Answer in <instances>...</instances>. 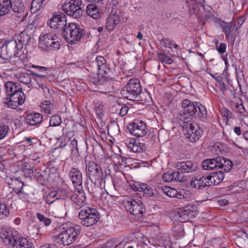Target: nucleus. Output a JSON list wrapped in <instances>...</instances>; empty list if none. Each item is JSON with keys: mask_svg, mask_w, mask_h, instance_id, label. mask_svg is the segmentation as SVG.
Masks as SVG:
<instances>
[{"mask_svg": "<svg viewBox=\"0 0 248 248\" xmlns=\"http://www.w3.org/2000/svg\"><path fill=\"white\" fill-rule=\"evenodd\" d=\"M30 36L26 30L22 31L19 34L16 35L14 40L6 41L2 46L0 57L1 63H7L13 56L17 57L18 52L20 51L24 46H26L29 40Z\"/></svg>", "mask_w": 248, "mask_h": 248, "instance_id": "obj_1", "label": "nucleus"}, {"mask_svg": "<svg viewBox=\"0 0 248 248\" xmlns=\"http://www.w3.org/2000/svg\"><path fill=\"white\" fill-rule=\"evenodd\" d=\"M39 46L46 52L55 51L61 47L60 39L52 32L41 33L39 38Z\"/></svg>", "mask_w": 248, "mask_h": 248, "instance_id": "obj_2", "label": "nucleus"}, {"mask_svg": "<svg viewBox=\"0 0 248 248\" xmlns=\"http://www.w3.org/2000/svg\"><path fill=\"white\" fill-rule=\"evenodd\" d=\"M80 232V226L76 225L68 227L62 231L58 235L55 236L54 241L60 244L68 246L77 240Z\"/></svg>", "mask_w": 248, "mask_h": 248, "instance_id": "obj_3", "label": "nucleus"}, {"mask_svg": "<svg viewBox=\"0 0 248 248\" xmlns=\"http://www.w3.org/2000/svg\"><path fill=\"white\" fill-rule=\"evenodd\" d=\"M142 89L140 80L138 78H131L126 84L121 93L124 97L129 100H139Z\"/></svg>", "mask_w": 248, "mask_h": 248, "instance_id": "obj_4", "label": "nucleus"}, {"mask_svg": "<svg viewBox=\"0 0 248 248\" xmlns=\"http://www.w3.org/2000/svg\"><path fill=\"white\" fill-rule=\"evenodd\" d=\"M84 30L79 25L75 23L68 24L67 27L63 30L62 34L66 42L71 45L79 42L84 34Z\"/></svg>", "mask_w": 248, "mask_h": 248, "instance_id": "obj_5", "label": "nucleus"}, {"mask_svg": "<svg viewBox=\"0 0 248 248\" xmlns=\"http://www.w3.org/2000/svg\"><path fill=\"white\" fill-rule=\"evenodd\" d=\"M80 223L85 227L95 225L100 219V214L95 208L87 207L82 209L78 213Z\"/></svg>", "mask_w": 248, "mask_h": 248, "instance_id": "obj_6", "label": "nucleus"}, {"mask_svg": "<svg viewBox=\"0 0 248 248\" xmlns=\"http://www.w3.org/2000/svg\"><path fill=\"white\" fill-rule=\"evenodd\" d=\"M197 102H191L188 99H184L182 103V111L178 113L177 119L180 124L191 121V117H194L196 112Z\"/></svg>", "mask_w": 248, "mask_h": 248, "instance_id": "obj_7", "label": "nucleus"}, {"mask_svg": "<svg viewBox=\"0 0 248 248\" xmlns=\"http://www.w3.org/2000/svg\"><path fill=\"white\" fill-rule=\"evenodd\" d=\"M198 213L197 206L193 204H189L175 211L174 216L176 219L183 222L196 217Z\"/></svg>", "mask_w": 248, "mask_h": 248, "instance_id": "obj_8", "label": "nucleus"}, {"mask_svg": "<svg viewBox=\"0 0 248 248\" xmlns=\"http://www.w3.org/2000/svg\"><path fill=\"white\" fill-rule=\"evenodd\" d=\"M97 77L91 78V82L96 85H104L109 86L111 85L112 79L108 76L111 72L108 64L107 63L97 68Z\"/></svg>", "mask_w": 248, "mask_h": 248, "instance_id": "obj_9", "label": "nucleus"}, {"mask_svg": "<svg viewBox=\"0 0 248 248\" xmlns=\"http://www.w3.org/2000/svg\"><path fill=\"white\" fill-rule=\"evenodd\" d=\"M86 176L91 183H98L102 181L103 173L100 165L94 161H89L86 163Z\"/></svg>", "mask_w": 248, "mask_h": 248, "instance_id": "obj_10", "label": "nucleus"}, {"mask_svg": "<svg viewBox=\"0 0 248 248\" xmlns=\"http://www.w3.org/2000/svg\"><path fill=\"white\" fill-rule=\"evenodd\" d=\"M183 128V132L186 137L193 142L200 139L202 131L197 124L191 123V121L180 124Z\"/></svg>", "mask_w": 248, "mask_h": 248, "instance_id": "obj_11", "label": "nucleus"}, {"mask_svg": "<svg viewBox=\"0 0 248 248\" xmlns=\"http://www.w3.org/2000/svg\"><path fill=\"white\" fill-rule=\"evenodd\" d=\"M124 204L127 211L138 218L141 217L145 211L144 206L140 200L129 199Z\"/></svg>", "mask_w": 248, "mask_h": 248, "instance_id": "obj_12", "label": "nucleus"}, {"mask_svg": "<svg viewBox=\"0 0 248 248\" xmlns=\"http://www.w3.org/2000/svg\"><path fill=\"white\" fill-rule=\"evenodd\" d=\"M8 187L4 188L2 191L3 195H4L5 192L8 190L10 193L8 195H5L6 197H9L8 198H11L10 195L13 191L17 195L23 194V187L24 186V183L21 180L19 177H10L7 180Z\"/></svg>", "mask_w": 248, "mask_h": 248, "instance_id": "obj_13", "label": "nucleus"}, {"mask_svg": "<svg viewBox=\"0 0 248 248\" xmlns=\"http://www.w3.org/2000/svg\"><path fill=\"white\" fill-rule=\"evenodd\" d=\"M48 25L53 29L63 30L67 27L66 16L61 12H56L53 14L51 19L47 21Z\"/></svg>", "mask_w": 248, "mask_h": 248, "instance_id": "obj_14", "label": "nucleus"}, {"mask_svg": "<svg viewBox=\"0 0 248 248\" xmlns=\"http://www.w3.org/2000/svg\"><path fill=\"white\" fill-rule=\"evenodd\" d=\"M128 129L131 135L137 137H142L147 132V127L144 122L135 120L128 125Z\"/></svg>", "mask_w": 248, "mask_h": 248, "instance_id": "obj_15", "label": "nucleus"}, {"mask_svg": "<svg viewBox=\"0 0 248 248\" xmlns=\"http://www.w3.org/2000/svg\"><path fill=\"white\" fill-rule=\"evenodd\" d=\"M174 167L182 175L184 173H194L198 170L197 164L191 160L177 162L174 165Z\"/></svg>", "mask_w": 248, "mask_h": 248, "instance_id": "obj_16", "label": "nucleus"}, {"mask_svg": "<svg viewBox=\"0 0 248 248\" xmlns=\"http://www.w3.org/2000/svg\"><path fill=\"white\" fill-rule=\"evenodd\" d=\"M69 198L72 202L73 206L77 210L84 206L86 200L85 192L82 189L76 191L75 193L69 195Z\"/></svg>", "mask_w": 248, "mask_h": 248, "instance_id": "obj_17", "label": "nucleus"}, {"mask_svg": "<svg viewBox=\"0 0 248 248\" xmlns=\"http://www.w3.org/2000/svg\"><path fill=\"white\" fill-rule=\"evenodd\" d=\"M0 238L5 245H11L13 248L19 237L13 236L10 229L2 228L0 230Z\"/></svg>", "mask_w": 248, "mask_h": 248, "instance_id": "obj_18", "label": "nucleus"}, {"mask_svg": "<svg viewBox=\"0 0 248 248\" xmlns=\"http://www.w3.org/2000/svg\"><path fill=\"white\" fill-rule=\"evenodd\" d=\"M25 100V96H21V98H17L12 95L9 97L2 99V103L5 107L12 109H16L19 105H22Z\"/></svg>", "mask_w": 248, "mask_h": 248, "instance_id": "obj_19", "label": "nucleus"}, {"mask_svg": "<svg viewBox=\"0 0 248 248\" xmlns=\"http://www.w3.org/2000/svg\"><path fill=\"white\" fill-rule=\"evenodd\" d=\"M190 185L192 187L198 189H202L206 186H210L207 175L193 177L190 180Z\"/></svg>", "mask_w": 248, "mask_h": 248, "instance_id": "obj_20", "label": "nucleus"}, {"mask_svg": "<svg viewBox=\"0 0 248 248\" xmlns=\"http://www.w3.org/2000/svg\"><path fill=\"white\" fill-rule=\"evenodd\" d=\"M120 16L117 12L110 13L106 20L105 28L109 32L113 31L120 22Z\"/></svg>", "mask_w": 248, "mask_h": 248, "instance_id": "obj_21", "label": "nucleus"}, {"mask_svg": "<svg viewBox=\"0 0 248 248\" xmlns=\"http://www.w3.org/2000/svg\"><path fill=\"white\" fill-rule=\"evenodd\" d=\"M13 11L16 14V16L22 18L21 20L28 15V13L25 10V7L21 0H15L12 3Z\"/></svg>", "mask_w": 248, "mask_h": 248, "instance_id": "obj_22", "label": "nucleus"}, {"mask_svg": "<svg viewBox=\"0 0 248 248\" xmlns=\"http://www.w3.org/2000/svg\"><path fill=\"white\" fill-rule=\"evenodd\" d=\"M62 10L68 16L76 19L80 18L82 16L83 12L81 7H70L67 4H64L62 6Z\"/></svg>", "mask_w": 248, "mask_h": 248, "instance_id": "obj_23", "label": "nucleus"}, {"mask_svg": "<svg viewBox=\"0 0 248 248\" xmlns=\"http://www.w3.org/2000/svg\"><path fill=\"white\" fill-rule=\"evenodd\" d=\"M69 176L75 186H79L82 188V174L79 169L75 167L72 168L69 172Z\"/></svg>", "mask_w": 248, "mask_h": 248, "instance_id": "obj_24", "label": "nucleus"}, {"mask_svg": "<svg viewBox=\"0 0 248 248\" xmlns=\"http://www.w3.org/2000/svg\"><path fill=\"white\" fill-rule=\"evenodd\" d=\"M132 188L135 191H139L143 193V196L145 197H151L153 195L152 188L146 184L140 182H135L132 185Z\"/></svg>", "mask_w": 248, "mask_h": 248, "instance_id": "obj_25", "label": "nucleus"}, {"mask_svg": "<svg viewBox=\"0 0 248 248\" xmlns=\"http://www.w3.org/2000/svg\"><path fill=\"white\" fill-rule=\"evenodd\" d=\"M163 179L165 182H170L173 180L183 182L185 180V177L181 174L179 171L175 170L172 172L165 173L163 175Z\"/></svg>", "mask_w": 248, "mask_h": 248, "instance_id": "obj_26", "label": "nucleus"}, {"mask_svg": "<svg viewBox=\"0 0 248 248\" xmlns=\"http://www.w3.org/2000/svg\"><path fill=\"white\" fill-rule=\"evenodd\" d=\"M43 116L39 113L28 114L25 118V122L30 125H38L42 121Z\"/></svg>", "mask_w": 248, "mask_h": 248, "instance_id": "obj_27", "label": "nucleus"}, {"mask_svg": "<svg viewBox=\"0 0 248 248\" xmlns=\"http://www.w3.org/2000/svg\"><path fill=\"white\" fill-rule=\"evenodd\" d=\"M126 144L128 149L134 153H140L145 148L144 144L140 142L139 140L135 139H131Z\"/></svg>", "mask_w": 248, "mask_h": 248, "instance_id": "obj_28", "label": "nucleus"}, {"mask_svg": "<svg viewBox=\"0 0 248 248\" xmlns=\"http://www.w3.org/2000/svg\"><path fill=\"white\" fill-rule=\"evenodd\" d=\"M207 176L210 186L219 184L224 178V174L221 170L214 172L209 175H207Z\"/></svg>", "mask_w": 248, "mask_h": 248, "instance_id": "obj_29", "label": "nucleus"}, {"mask_svg": "<svg viewBox=\"0 0 248 248\" xmlns=\"http://www.w3.org/2000/svg\"><path fill=\"white\" fill-rule=\"evenodd\" d=\"M101 181L98 183H91L90 186H88L89 192L96 198H101L102 194L103 193V189L101 187Z\"/></svg>", "mask_w": 248, "mask_h": 248, "instance_id": "obj_30", "label": "nucleus"}, {"mask_svg": "<svg viewBox=\"0 0 248 248\" xmlns=\"http://www.w3.org/2000/svg\"><path fill=\"white\" fill-rule=\"evenodd\" d=\"M217 160L218 161V169L223 170L224 172H228L232 169L233 163L231 160L222 156H218Z\"/></svg>", "mask_w": 248, "mask_h": 248, "instance_id": "obj_31", "label": "nucleus"}, {"mask_svg": "<svg viewBox=\"0 0 248 248\" xmlns=\"http://www.w3.org/2000/svg\"><path fill=\"white\" fill-rule=\"evenodd\" d=\"M87 14L94 19L100 18L101 10L95 4H89L86 7Z\"/></svg>", "mask_w": 248, "mask_h": 248, "instance_id": "obj_32", "label": "nucleus"}, {"mask_svg": "<svg viewBox=\"0 0 248 248\" xmlns=\"http://www.w3.org/2000/svg\"><path fill=\"white\" fill-rule=\"evenodd\" d=\"M12 8V0H0V17L9 14Z\"/></svg>", "mask_w": 248, "mask_h": 248, "instance_id": "obj_33", "label": "nucleus"}, {"mask_svg": "<svg viewBox=\"0 0 248 248\" xmlns=\"http://www.w3.org/2000/svg\"><path fill=\"white\" fill-rule=\"evenodd\" d=\"M32 76H34L33 80L36 82L39 88H41L44 90L43 86L49 82L48 77L46 75L39 74L37 73L31 72Z\"/></svg>", "mask_w": 248, "mask_h": 248, "instance_id": "obj_34", "label": "nucleus"}, {"mask_svg": "<svg viewBox=\"0 0 248 248\" xmlns=\"http://www.w3.org/2000/svg\"><path fill=\"white\" fill-rule=\"evenodd\" d=\"M218 160L217 157L215 158L207 159L202 161V167L204 170H209L218 169Z\"/></svg>", "mask_w": 248, "mask_h": 248, "instance_id": "obj_35", "label": "nucleus"}, {"mask_svg": "<svg viewBox=\"0 0 248 248\" xmlns=\"http://www.w3.org/2000/svg\"><path fill=\"white\" fill-rule=\"evenodd\" d=\"M5 89L7 97H9L11 93H13L15 92L16 91L21 89V88L19 87V83H16L12 81H8L5 83Z\"/></svg>", "mask_w": 248, "mask_h": 248, "instance_id": "obj_36", "label": "nucleus"}, {"mask_svg": "<svg viewBox=\"0 0 248 248\" xmlns=\"http://www.w3.org/2000/svg\"><path fill=\"white\" fill-rule=\"evenodd\" d=\"M13 248H33L31 243L27 238L19 237Z\"/></svg>", "mask_w": 248, "mask_h": 248, "instance_id": "obj_37", "label": "nucleus"}, {"mask_svg": "<svg viewBox=\"0 0 248 248\" xmlns=\"http://www.w3.org/2000/svg\"><path fill=\"white\" fill-rule=\"evenodd\" d=\"M197 108H198V112H195L194 117L201 119H204L207 117V110L205 107L201 103L197 102Z\"/></svg>", "mask_w": 248, "mask_h": 248, "instance_id": "obj_38", "label": "nucleus"}, {"mask_svg": "<svg viewBox=\"0 0 248 248\" xmlns=\"http://www.w3.org/2000/svg\"><path fill=\"white\" fill-rule=\"evenodd\" d=\"M220 25L223 29V31L224 32L226 38H229L230 37H232V25L230 23H227L225 21H221Z\"/></svg>", "mask_w": 248, "mask_h": 248, "instance_id": "obj_39", "label": "nucleus"}, {"mask_svg": "<svg viewBox=\"0 0 248 248\" xmlns=\"http://www.w3.org/2000/svg\"><path fill=\"white\" fill-rule=\"evenodd\" d=\"M31 72L32 71H28V72L21 73L18 77L19 81L25 84L30 83L31 81Z\"/></svg>", "mask_w": 248, "mask_h": 248, "instance_id": "obj_40", "label": "nucleus"}, {"mask_svg": "<svg viewBox=\"0 0 248 248\" xmlns=\"http://www.w3.org/2000/svg\"><path fill=\"white\" fill-rule=\"evenodd\" d=\"M118 2L117 0H110L106 5V9L110 13H114L116 12Z\"/></svg>", "mask_w": 248, "mask_h": 248, "instance_id": "obj_41", "label": "nucleus"}, {"mask_svg": "<svg viewBox=\"0 0 248 248\" xmlns=\"http://www.w3.org/2000/svg\"><path fill=\"white\" fill-rule=\"evenodd\" d=\"M162 191L164 193L169 197L172 198L178 197L177 191L175 188L165 186L162 188Z\"/></svg>", "mask_w": 248, "mask_h": 248, "instance_id": "obj_42", "label": "nucleus"}, {"mask_svg": "<svg viewBox=\"0 0 248 248\" xmlns=\"http://www.w3.org/2000/svg\"><path fill=\"white\" fill-rule=\"evenodd\" d=\"M56 192H57L58 199H64L66 198H69V195H71L68 192V189L64 188L58 189Z\"/></svg>", "mask_w": 248, "mask_h": 248, "instance_id": "obj_43", "label": "nucleus"}, {"mask_svg": "<svg viewBox=\"0 0 248 248\" xmlns=\"http://www.w3.org/2000/svg\"><path fill=\"white\" fill-rule=\"evenodd\" d=\"M62 119L59 115H54L51 117L49 121V126H56L62 123Z\"/></svg>", "mask_w": 248, "mask_h": 248, "instance_id": "obj_44", "label": "nucleus"}, {"mask_svg": "<svg viewBox=\"0 0 248 248\" xmlns=\"http://www.w3.org/2000/svg\"><path fill=\"white\" fill-rule=\"evenodd\" d=\"M174 235L176 237H182L184 236V230L182 226V224H178L175 226L173 229Z\"/></svg>", "mask_w": 248, "mask_h": 248, "instance_id": "obj_45", "label": "nucleus"}, {"mask_svg": "<svg viewBox=\"0 0 248 248\" xmlns=\"http://www.w3.org/2000/svg\"><path fill=\"white\" fill-rule=\"evenodd\" d=\"M58 198L57 195V192L55 191H51L46 196V202L48 204L52 203L55 200H58Z\"/></svg>", "mask_w": 248, "mask_h": 248, "instance_id": "obj_46", "label": "nucleus"}, {"mask_svg": "<svg viewBox=\"0 0 248 248\" xmlns=\"http://www.w3.org/2000/svg\"><path fill=\"white\" fill-rule=\"evenodd\" d=\"M157 57L158 59L162 62H165L168 64L172 63L173 62V60L171 58L164 53H158Z\"/></svg>", "mask_w": 248, "mask_h": 248, "instance_id": "obj_47", "label": "nucleus"}, {"mask_svg": "<svg viewBox=\"0 0 248 248\" xmlns=\"http://www.w3.org/2000/svg\"><path fill=\"white\" fill-rule=\"evenodd\" d=\"M10 210L7 206L4 203H0V216L5 217L9 215Z\"/></svg>", "mask_w": 248, "mask_h": 248, "instance_id": "obj_48", "label": "nucleus"}, {"mask_svg": "<svg viewBox=\"0 0 248 248\" xmlns=\"http://www.w3.org/2000/svg\"><path fill=\"white\" fill-rule=\"evenodd\" d=\"M37 217L40 222L43 223L46 226H49L51 223V220L50 218L46 217L41 213H37Z\"/></svg>", "mask_w": 248, "mask_h": 248, "instance_id": "obj_49", "label": "nucleus"}, {"mask_svg": "<svg viewBox=\"0 0 248 248\" xmlns=\"http://www.w3.org/2000/svg\"><path fill=\"white\" fill-rule=\"evenodd\" d=\"M50 104L49 101H45L41 104V107L46 113L50 114L51 113Z\"/></svg>", "mask_w": 248, "mask_h": 248, "instance_id": "obj_50", "label": "nucleus"}, {"mask_svg": "<svg viewBox=\"0 0 248 248\" xmlns=\"http://www.w3.org/2000/svg\"><path fill=\"white\" fill-rule=\"evenodd\" d=\"M94 108L97 115H101L104 111V106L102 103L97 102L95 103Z\"/></svg>", "mask_w": 248, "mask_h": 248, "instance_id": "obj_51", "label": "nucleus"}, {"mask_svg": "<svg viewBox=\"0 0 248 248\" xmlns=\"http://www.w3.org/2000/svg\"><path fill=\"white\" fill-rule=\"evenodd\" d=\"M9 130L8 126L3 125L0 126V140L4 139L7 135Z\"/></svg>", "mask_w": 248, "mask_h": 248, "instance_id": "obj_52", "label": "nucleus"}, {"mask_svg": "<svg viewBox=\"0 0 248 248\" xmlns=\"http://www.w3.org/2000/svg\"><path fill=\"white\" fill-rule=\"evenodd\" d=\"M96 63L97 64V68L100 67L101 66L104 65L105 63H107V61L105 58L101 56H98L96 57L95 59Z\"/></svg>", "mask_w": 248, "mask_h": 248, "instance_id": "obj_53", "label": "nucleus"}, {"mask_svg": "<svg viewBox=\"0 0 248 248\" xmlns=\"http://www.w3.org/2000/svg\"><path fill=\"white\" fill-rule=\"evenodd\" d=\"M64 4H67L70 7H81L82 1L81 0H71L67 3H64Z\"/></svg>", "mask_w": 248, "mask_h": 248, "instance_id": "obj_54", "label": "nucleus"}, {"mask_svg": "<svg viewBox=\"0 0 248 248\" xmlns=\"http://www.w3.org/2000/svg\"><path fill=\"white\" fill-rule=\"evenodd\" d=\"M216 48L217 51L220 54H223L226 49V44L224 43H221L216 45Z\"/></svg>", "mask_w": 248, "mask_h": 248, "instance_id": "obj_55", "label": "nucleus"}, {"mask_svg": "<svg viewBox=\"0 0 248 248\" xmlns=\"http://www.w3.org/2000/svg\"><path fill=\"white\" fill-rule=\"evenodd\" d=\"M70 146H71V151L72 153L78 152V141L75 138L71 140L70 139Z\"/></svg>", "mask_w": 248, "mask_h": 248, "instance_id": "obj_56", "label": "nucleus"}, {"mask_svg": "<svg viewBox=\"0 0 248 248\" xmlns=\"http://www.w3.org/2000/svg\"><path fill=\"white\" fill-rule=\"evenodd\" d=\"M36 21L33 19L32 21H30L29 24L27 25V30H34L36 28Z\"/></svg>", "mask_w": 248, "mask_h": 248, "instance_id": "obj_57", "label": "nucleus"}, {"mask_svg": "<svg viewBox=\"0 0 248 248\" xmlns=\"http://www.w3.org/2000/svg\"><path fill=\"white\" fill-rule=\"evenodd\" d=\"M11 95H13L14 96H15L17 98H21V96H25L24 93L22 91V89H19V90L16 91L15 92L13 93H11Z\"/></svg>", "mask_w": 248, "mask_h": 248, "instance_id": "obj_58", "label": "nucleus"}, {"mask_svg": "<svg viewBox=\"0 0 248 248\" xmlns=\"http://www.w3.org/2000/svg\"><path fill=\"white\" fill-rule=\"evenodd\" d=\"M170 42L171 40L168 38H163L160 41L161 45L165 47H167Z\"/></svg>", "mask_w": 248, "mask_h": 248, "instance_id": "obj_59", "label": "nucleus"}, {"mask_svg": "<svg viewBox=\"0 0 248 248\" xmlns=\"http://www.w3.org/2000/svg\"><path fill=\"white\" fill-rule=\"evenodd\" d=\"M128 108L127 106H125L122 107L120 109L119 114L121 116H124L126 115L128 112Z\"/></svg>", "mask_w": 248, "mask_h": 248, "instance_id": "obj_60", "label": "nucleus"}, {"mask_svg": "<svg viewBox=\"0 0 248 248\" xmlns=\"http://www.w3.org/2000/svg\"><path fill=\"white\" fill-rule=\"evenodd\" d=\"M245 20V17L244 16H241L239 17L236 21V23H237V25L240 27L242 24L244 22Z\"/></svg>", "mask_w": 248, "mask_h": 248, "instance_id": "obj_61", "label": "nucleus"}, {"mask_svg": "<svg viewBox=\"0 0 248 248\" xmlns=\"http://www.w3.org/2000/svg\"><path fill=\"white\" fill-rule=\"evenodd\" d=\"M236 244L240 248H243V247L245 246V244L243 242V239L240 237L237 238Z\"/></svg>", "mask_w": 248, "mask_h": 248, "instance_id": "obj_62", "label": "nucleus"}, {"mask_svg": "<svg viewBox=\"0 0 248 248\" xmlns=\"http://www.w3.org/2000/svg\"><path fill=\"white\" fill-rule=\"evenodd\" d=\"M40 248H56V246L53 244H45L42 245Z\"/></svg>", "mask_w": 248, "mask_h": 248, "instance_id": "obj_63", "label": "nucleus"}, {"mask_svg": "<svg viewBox=\"0 0 248 248\" xmlns=\"http://www.w3.org/2000/svg\"><path fill=\"white\" fill-rule=\"evenodd\" d=\"M32 67L33 68H37L39 70V71H46L47 70V68L45 67H43V66H38V65H32Z\"/></svg>", "mask_w": 248, "mask_h": 248, "instance_id": "obj_64", "label": "nucleus"}]
</instances>
